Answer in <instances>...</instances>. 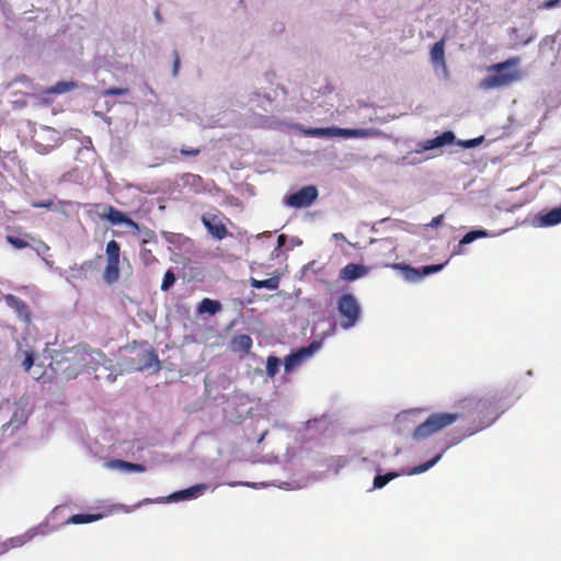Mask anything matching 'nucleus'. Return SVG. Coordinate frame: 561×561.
I'll use <instances>...</instances> for the list:
<instances>
[{"mask_svg": "<svg viewBox=\"0 0 561 561\" xmlns=\"http://www.w3.org/2000/svg\"><path fill=\"white\" fill-rule=\"evenodd\" d=\"M335 137L343 138H370L379 136L381 133L375 128H341L335 127Z\"/></svg>", "mask_w": 561, "mask_h": 561, "instance_id": "obj_14", "label": "nucleus"}, {"mask_svg": "<svg viewBox=\"0 0 561 561\" xmlns=\"http://www.w3.org/2000/svg\"><path fill=\"white\" fill-rule=\"evenodd\" d=\"M7 241L15 249H25L28 247V242L15 236H7Z\"/></svg>", "mask_w": 561, "mask_h": 561, "instance_id": "obj_40", "label": "nucleus"}, {"mask_svg": "<svg viewBox=\"0 0 561 561\" xmlns=\"http://www.w3.org/2000/svg\"><path fill=\"white\" fill-rule=\"evenodd\" d=\"M495 236H496V233H493L485 229H473V230H470L469 232H467L460 240H461V244L467 245V244L472 243L477 239L495 237Z\"/></svg>", "mask_w": 561, "mask_h": 561, "instance_id": "obj_26", "label": "nucleus"}, {"mask_svg": "<svg viewBox=\"0 0 561 561\" xmlns=\"http://www.w3.org/2000/svg\"><path fill=\"white\" fill-rule=\"evenodd\" d=\"M201 124L204 125V126H207V127H215L217 125L221 126V123H220V119H211L209 122H206L204 123L203 121H201Z\"/></svg>", "mask_w": 561, "mask_h": 561, "instance_id": "obj_52", "label": "nucleus"}, {"mask_svg": "<svg viewBox=\"0 0 561 561\" xmlns=\"http://www.w3.org/2000/svg\"><path fill=\"white\" fill-rule=\"evenodd\" d=\"M207 489H208V484L198 483V484L192 485L187 489L175 491L167 497L159 499L158 502L159 503H170V502H181V501H188V500L197 499L198 496L203 495Z\"/></svg>", "mask_w": 561, "mask_h": 561, "instance_id": "obj_12", "label": "nucleus"}, {"mask_svg": "<svg viewBox=\"0 0 561 561\" xmlns=\"http://www.w3.org/2000/svg\"><path fill=\"white\" fill-rule=\"evenodd\" d=\"M460 417L458 413H434L423 423L415 427L413 432L414 439H425L438 431L451 425Z\"/></svg>", "mask_w": 561, "mask_h": 561, "instance_id": "obj_4", "label": "nucleus"}, {"mask_svg": "<svg viewBox=\"0 0 561 561\" xmlns=\"http://www.w3.org/2000/svg\"><path fill=\"white\" fill-rule=\"evenodd\" d=\"M154 15H156V19H158V20L160 19V14H159V12H156V14H154Z\"/></svg>", "mask_w": 561, "mask_h": 561, "instance_id": "obj_61", "label": "nucleus"}, {"mask_svg": "<svg viewBox=\"0 0 561 561\" xmlns=\"http://www.w3.org/2000/svg\"><path fill=\"white\" fill-rule=\"evenodd\" d=\"M377 474L374 478L373 486L374 489H382L386 486L391 480L398 478L400 474L396 471H390L388 473L381 474L379 471H376Z\"/></svg>", "mask_w": 561, "mask_h": 561, "instance_id": "obj_29", "label": "nucleus"}, {"mask_svg": "<svg viewBox=\"0 0 561 561\" xmlns=\"http://www.w3.org/2000/svg\"><path fill=\"white\" fill-rule=\"evenodd\" d=\"M24 355H25V357H24V360L22 362V367L26 371H28L32 368V366L34 365V355H33V353L26 352V351L24 352Z\"/></svg>", "mask_w": 561, "mask_h": 561, "instance_id": "obj_44", "label": "nucleus"}, {"mask_svg": "<svg viewBox=\"0 0 561 561\" xmlns=\"http://www.w3.org/2000/svg\"><path fill=\"white\" fill-rule=\"evenodd\" d=\"M336 309L341 316L340 327L343 330L354 328L360 319L362 307L353 294H343L336 301Z\"/></svg>", "mask_w": 561, "mask_h": 561, "instance_id": "obj_5", "label": "nucleus"}, {"mask_svg": "<svg viewBox=\"0 0 561 561\" xmlns=\"http://www.w3.org/2000/svg\"><path fill=\"white\" fill-rule=\"evenodd\" d=\"M119 278V261H106L103 279L107 284L116 283Z\"/></svg>", "mask_w": 561, "mask_h": 561, "instance_id": "obj_23", "label": "nucleus"}, {"mask_svg": "<svg viewBox=\"0 0 561 561\" xmlns=\"http://www.w3.org/2000/svg\"><path fill=\"white\" fill-rule=\"evenodd\" d=\"M251 286L256 289L267 288L270 290H275L279 286V279L277 277H270L262 280L251 278Z\"/></svg>", "mask_w": 561, "mask_h": 561, "instance_id": "obj_30", "label": "nucleus"}, {"mask_svg": "<svg viewBox=\"0 0 561 561\" xmlns=\"http://www.w3.org/2000/svg\"><path fill=\"white\" fill-rule=\"evenodd\" d=\"M102 218L114 226L124 225L127 228L131 229L135 233L140 232L141 229V227L136 221H134L125 213L116 209L113 206H104V213L102 214Z\"/></svg>", "mask_w": 561, "mask_h": 561, "instance_id": "obj_10", "label": "nucleus"}, {"mask_svg": "<svg viewBox=\"0 0 561 561\" xmlns=\"http://www.w3.org/2000/svg\"><path fill=\"white\" fill-rule=\"evenodd\" d=\"M389 221H390L389 218H383V219L379 220L378 222L374 224L373 227H371V230L374 232H376L377 231V228H376L377 225H382V224H386V222H389Z\"/></svg>", "mask_w": 561, "mask_h": 561, "instance_id": "obj_56", "label": "nucleus"}, {"mask_svg": "<svg viewBox=\"0 0 561 561\" xmlns=\"http://www.w3.org/2000/svg\"><path fill=\"white\" fill-rule=\"evenodd\" d=\"M103 517L102 514H75L68 520L67 524L81 525L96 522Z\"/></svg>", "mask_w": 561, "mask_h": 561, "instance_id": "obj_27", "label": "nucleus"}, {"mask_svg": "<svg viewBox=\"0 0 561 561\" xmlns=\"http://www.w3.org/2000/svg\"><path fill=\"white\" fill-rule=\"evenodd\" d=\"M27 420V414L24 409L18 408L11 420L3 426L4 428H9L12 426L13 428H18L20 425L24 424Z\"/></svg>", "mask_w": 561, "mask_h": 561, "instance_id": "obj_31", "label": "nucleus"}, {"mask_svg": "<svg viewBox=\"0 0 561 561\" xmlns=\"http://www.w3.org/2000/svg\"><path fill=\"white\" fill-rule=\"evenodd\" d=\"M11 546L9 545V539L0 542V554L1 553H5L8 552L9 550H11Z\"/></svg>", "mask_w": 561, "mask_h": 561, "instance_id": "obj_51", "label": "nucleus"}, {"mask_svg": "<svg viewBox=\"0 0 561 561\" xmlns=\"http://www.w3.org/2000/svg\"><path fill=\"white\" fill-rule=\"evenodd\" d=\"M446 449H444L443 451L438 453L435 457H433L431 460L424 462V463H421V465H417V466H414L413 468H411L409 471H408V474L409 476H415V474H421L423 472H426L427 470H430L431 468H433L443 457L444 453H445Z\"/></svg>", "mask_w": 561, "mask_h": 561, "instance_id": "obj_25", "label": "nucleus"}, {"mask_svg": "<svg viewBox=\"0 0 561 561\" xmlns=\"http://www.w3.org/2000/svg\"><path fill=\"white\" fill-rule=\"evenodd\" d=\"M179 67H180V59H179V57L176 56V58H175V60H174V64H173V75H176V73H178Z\"/></svg>", "mask_w": 561, "mask_h": 561, "instance_id": "obj_57", "label": "nucleus"}, {"mask_svg": "<svg viewBox=\"0 0 561 561\" xmlns=\"http://www.w3.org/2000/svg\"><path fill=\"white\" fill-rule=\"evenodd\" d=\"M73 354L80 366L88 367L94 371L102 366L107 371V380L110 382L116 380L117 374L114 373L113 362L106 358L101 351L93 350L87 345H78L73 348Z\"/></svg>", "mask_w": 561, "mask_h": 561, "instance_id": "obj_3", "label": "nucleus"}, {"mask_svg": "<svg viewBox=\"0 0 561 561\" xmlns=\"http://www.w3.org/2000/svg\"><path fill=\"white\" fill-rule=\"evenodd\" d=\"M519 64L520 59L518 57H512L490 65L486 68L488 75L480 81L479 88L481 90L501 89L522 80L523 73Z\"/></svg>", "mask_w": 561, "mask_h": 561, "instance_id": "obj_2", "label": "nucleus"}, {"mask_svg": "<svg viewBox=\"0 0 561 561\" xmlns=\"http://www.w3.org/2000/svg\"><path fill=\"white\" fill-rule=\"evenodd\" d=\"M295 129L299 130L306 137L314 138H332L335 137V126L332 127H305L300 124L294 126Z\"/></svg>", "mask_w": 561, "mask_h": 561, "instance_id": "obj_16", "label": "nucleus"}, {"mask_svg": "<svg viewBox=\"0 0 561 561\" xmlns=\"http://www.w3.org/2000/svg\"><path fill=\"white\" fill-rule=\"evenodd\" d=\"M33 539V534L27 530L24 534L9 538V545L12 549L23 547Z\"/></svg>", "mask_w": 561, "mask_h": 561, "instance_id": "obj_34", "label": "nucleus"}, {"mask_svg": "<svg viewBox=\"0 0 561 561\" xmlns=\"http://www.w3.org/2000/svg\"><path fill=\"white\" fill-rule=\"evenodd\" d=\"M350 463H352V456H336L329 460L328 467L332 469L335 474H339L340 471Z\"/></svg>", "mask_w": 561, "mask_h": 561, "instance_id": "obj_28", "label": "nucleus"}, {"mask_svg": "<svg viewBox=\"0 0 561 561\" xmlns=\"http://www.w3.org/2000/svg\"><path fill=\"white\" fill-rule=\"evenodd\" d=\"M76 87L77 83L73 81H59L56 84L48 88L46 92L51 94H62L75 89Z\"/></svg>", "mask_w": 561, "mask_h": 561, "instance_id": "obj_32", "label": "nucleus"}, {"mask_svg": "<svg viewBox=\"0 0 561 561\" xmlns=\"http://www.w3.org/2000/svg\"><path fill=\"white\" fill-rule=\"evenodd\" d=\"M483 140H484V137L480 136V137H477V138L463 140V141L460 142V146L466 148V149H471V148H476L479 145H481Z\"/></svg>", "mask_w": 561, "mask_h": 561, "instance_id": "obj_42", "label": "nucleus"}, {"mask_svg": "<svg viewBox=\"0 0 561 561\" xmlns=\"http://www.w3.org/2000/svg\"><path fill=\"white\" fill-rule=\"evenodd\" d=\"M352 465L358 470L380 471L378 461L367 456H352Z\"/></svg>", "mask_w": 561, "mask_h": 561, "instance_id": "obj_20", "label": "nucleus"}, {"mask_svg": "<svg viewBox=\"0 0 561 561\" xmlns=\"http://www.w3.org/2000/svg\"><path fill=\"white\" fill-rule=\"evenodd\" d=\"M431 62L435 73L443 79H447L449 73L445 61V42L440 39L436 42L431 48Z\"/></svg>", "mask_w": 561, "mask_h": 561, "instance_id": "obj_11", "label": "nucleus"}, {"mask_svg": "<svg viewBox=\"0 0 561 561\" xmlns=\"http://www.w3.org/2000/svg\"><path fill=\"white\" fill-rule=\"evenodd\" d=\"M140 259L145 264H150L156 260L152 255V250L146 244H140Z\"/></svg>", "mask_w": 561, "mask_h": 561, "instance_id": "obj_39", "label": "nucleus"}, {"mask_svg": "<svg viewBox=\"0 0 561 561\" xmlns=\"http://www.w3.org/2000/svg\"><path fill=\"white\" fill-rule=\"evenodd\" d=\"M463 245L465 244H461V240H460L459 243L454 248L451 256L463 254L465 253Z\"/></svg>", "mask_w": 561, "mask_h": 561, "instance_id": "obj_49", "label": "nucleus"}, {"mask_svg": "<svg viewBox=\"0 0 561 561\" xmlns=\"http://www.w3.org/2000/svg\"><path fill=\"white\" fill-rule=\"evenodd\" d=\"M125 366L122 368L123 371H141L144 369H150L154 367V370L160 369V362L157 354L153 351H142L138 354V360L134 358L126 360Z\"/></svg>", "mask_w": 561, "mask_h": 561, "instance_id": "obj_9", "label": "nucleus"}, {"mask_svg": "<svg viewBox=\"0 0 561 561\" xmlns=\"http://www.w3.org/2000/svg\"><path fill=\"white\" fill-rule=\"evenodd\" d=\"M282 360L276 356H268L266 360V374L270 378H274L279 370Z\"/></svg>", "mask_w": 561, "mask_h": 561, "instance_id": "obj_35", "label": "nucleus"}, {"mask_svg": "<svg viewBox=\"0 0 561 561\" xmlns=\"http://www.w3.org/2000/svg\"><path fill=\"white\" fill-rule=\"evenodd\" d=\"M65 374H66L67 379H71V378H75L79 374V370L76 368L70 369V367H68L67 369H65Z\"/></svg>", "mask_w": 561, "mask_h": 561, "instance_id": "obj_50", "label": "nucleus"}, {"mask_svg": "<svg viewBox=\"0 0 561 561\" xmlns=\"http://www.w3.org/2000/svg\"><path fill=\"white\" fill-rule=\"evenodd\" d=\"M163 234L167 237V241L172 242L173 234L167 232H164Z\"/></svg>", "mask_w": 561, "mask_h": 561, "instance_id": "obj_58", "label": "nucleus"}, {"mask_svg": "<svg viewBox=\"0 0 561 561\" xmlns=\"http://www.w3.org/2000/svg\"><path fill=\"white\" fill-rule=\"evenodd\" d=\"M203 224L207 228L208 232L216 238L217 240H222L227 236V228L220 221H216L215 218L209 219L207 217H203Z\"/></svg>", "mask_w": 561, "mask_h": 561, "instance_id": "obj_19", "label": "nucleus"}, {"mask_svg": "<svg viewBox=\"0 0 561 561\" xmlns=\"http://www.w3.org/2000/svg\"><path fill=\"white\" fill-rule=\"evenodd\" d=\"M180 152L183 156L195 157V156H197L201 152V150L197 149V148H192V149H184V148H182Z\"/></svg>", "mask_w": 561, "mask_h": 561, "instance_id": "obj_48", "label": "nucleus"}, {"mask_svg": "<svg viewBox=\"0 0 561 561\" xmlns=\"http://www.w3.org/2000/svg\"><path fill=\"white\" fill-rule=\"evenodd\" d=\"M461 409L479 424L470 433L473 434L482 428L490 426L499 415L504 411L499 405V399L494 393H486L482 397L471 396L461 401Z\"/></svg>", "mask_w": 561, "mask_h": 561, "instance_id": "obj_1", "label": "nucleus"}, {"mask_svg": "<svg viewBox=\"0 0 561 561\" xmlns=\"http://www.w3.org/2000/svg\"><path fill=\"white\" fill-rule=\"evenodd\" d=\"M454 140H455V134L453 131H450V130L444 131L433 139H427L425 141L419 142L417 148L414 151L409 152L407 156H403L402 158L398 159L397 164H400V165L417 164L421 162V160L415 157L416 154L450 145L454 142Z\"/></svg>", "mask_w": 561, "mask_h": 561, "instance_id": "obj_6", "label": "nucleus"}, {"mask_svg": "<svg viewBox=\"0 0 561 561\" xmlns=\"http://www.w3.org/2000/svg\"><path fill=\"white\" fill-rule=\"evenodd\" d=\"M533 375V371L531 370H528L527 371V376H531Z\"/></svg>", "mask_w": 561, "mask_h": 561, "instance_id": "obj_62", "label": "nucleus"}, {"mask_svg": "<svg viewBox=\"0 0 561 561\" xmlns=\"http://www.w3.org/2000/svg\"><path fill=\"white\" fill-rule=\"evenodd\" d=\"M445 264H432L425 265L421 268L422 277L428 276L433 273L440 272L444 268Z\"/></svg>", "mask_w": 561, "mask_h": 561, "instance_id": "obj_41", "label": "nucleus"}, {"mask_svg": "<svg viewBox=\"0 0 561 561\" xmlns=\"http://www.w3.org/2000/svg\"><path fill=\"white\" fill-rule=\"evenodd\" d=\"M443 219H444V215H438V216L434 217L428 224H426L425 227L437 228L438 226L442 225Z\"/></svg>", "mask_w": 561, "mask_h": 561, "instance_id": "obj_47", "label": "nucleus"}, {"mask_svg": "<svg viewBox=\"0 0 561 561\" xmlns=\"http://www.w3.org/2000/svg\"><path fill=\"white\" fill-rule=\"evenodd\" d=\"M560 5H561V0H547L540 5V8L550 10V9H554Z\"/></svg>", "mask_w": 561, "mask_h": 561, "instance_id": "obj_46", "label": "nucleus"}, {"mask_svg": "<svg viewBox=\"0 0 561 561\" xmlns=\"http://www.w3.org/2000/svg\"><path fill=\"white\" fill-rule=\"evenodd\" d=\"M287 240H288V238L286 234H279L277 238V248L285 247Z\"/></svg>", "mask_w": 561, "mask_h": 561, "instance_id": "obj_54", "label": "nucleus"}, {"mask_svg": "<svg viewBox=\"0 0 561 561\" xmlns=\"http://www.w3.org/2000/svg\"><path fill=\"white\" fill-rule=\"evenodd\" d=\"M220 310H221V302L219 300H214L210 298H204L197 307V312L199 314L207 313V314L214 316L215 313H217Z\"/></svg>", "mask_w": 561, "mask_h": 561, "instance_id": "obj_24", "label": "nucleus"}, {"mask_svg": "<svg viewBox=\"0 0 561 561\" xmlns=\"http://www.w3.org/2000/svg\"><path fill=\"white\" fill-rule=\"evenodd\" d=\"M369 267L363 264L348 263L340 271V278L346 282H353L366 276L369 273Z\"/></svg>", "mask_w": 561, "mask_h": 561, "instance_id": "obj_15", "label": "nucleus"}, {"mask_svg": "<svg viewBox=\"0 0 561 561\" xmlns=\"http://www.w3.org/2000/svg\"><path fill=\"white\" fill-rule=\"evenodd\" d=\"M175 280L176 277L174 273L171 270H168L162 279L161 290L168 291L174 285Z\"/></svg>", "mask_w": 561, "mask_h": 561, "instance_id": "obj_38", "label": "nucleus"}, {"mask_svg": "<svg viewBox=\"0 0 561 561\" xmlns=\"http://www.w3.org/2000/svg\"><path fill=\"white\" fill-rule=\"evenodd\" d=\"M332 239L335 240V241H342V242H347L345 236L341 232H335L332 234Z\"/></svg>", "mask_w": 561, "mask_h": 561, "instance_id": "obj_55", "label": "nucleus"}, {"mask_svg": "<svg viewBox=\"0 0 561 561\" xmlns=\"http://www.w3.org/2000/svg\"><path fill=\"white\" fill-rule=\"evenodd\" d=\"M128 93V89L125 88H110L103 91L104 96L108 95H125Z\"/></svg>", "mask_w": 561, "mask_h": 561, "instance_id": "obj_43", "label": "nucleus"}, {"mask_svg": "<svg viewBox=\"0 0 561 561\" xmlns=\"http://www.w3.org/2000/svg\"><path fill=\"white\" fill-rule=\"evenodd\" d=\"M537 226L552 227L561 224V205L536 217Z\"/></svg>", "mask_w": 561, "mask_h": 561, "instance_id": "obj_17", "label": "nucleus"}, {"mask_svg": "<svg viewBox=\"0 0 561 561\" xmlns=\"http://www.w3.org/2000/svg\"><path fill=\"white\" fill-rule=\"evenodd\" d=\"M252 347V339L248 334H240L231 340V350L233 352L249 353Z\"/></svg>", "mask_w": 561, "mask_h": 561, "instance_id": "obj_21", "label": "nucleus"}, {"mask_svg": "<svg viewBox=\"0 0 561 561\" xmlns=\"http://www.w3.org/2000/svg\"><path fill=\"white\" fill-rule=\"evenodd\" d=\"M108 467L123 472H144L146 470L144 465L133 463L124 460H113L108 463Z\"/></svg>", "mask_w": 561, "mask_h": 561, "instance_id": "obj_22", "label": "nucleus"}, {"mask_svg": "<svg viewBox=\"0 0 561 561\" xmlns=\"http://www.w3.org/2000/svg\"><path fill=\"white\" fill-rule=\"evenodd\" d=\"M50 203L49 204H46V203H43V204H39L37 205L38 207H49Z\"/></svg>", "mask_w": 561, "mask_h": 561, "instance_id": "obj_60", "label": "nucleus"}, {"mask_svg": "<svg viewBox=\"0 0 561 561\" xmlns=\"http://www.w3.org/2000/svg\"><path fill=\"white\" fill-rule=\"evenodd\" d=\"M333 332V329L329 334ZM328 335L324 333L322 337ZM322 340H314L308 346L300 347L284 358V369L287 374H290L298 369L306 360L311 358L322 346Z\"/></svg>", "mask_w": 561, "mask_h": 561, "instance_id": "obj_7", "label": "nucleus"}, {"mask_svg": "<svg viewBox=\"0 0 561 561\" xmlns=\"http://www.w3.org/2000/svg\"><path fill=\"white\" fill-rule=\"evenodd\" d=\"M53 529L49 527V524L47 520L41 523L39 525L30 528L27 531L33 534V538L36 536H45L49 534Z\"/></svg>", "mask_w": 561, "mask_h": 561, "instance_id": "obj_37", "label": "nucleus"}, {"mask_svg": "<svg viewBox=\"0 0 561 561\" xmlns=\"http://www.w3.org/2000/svg\"><path fill=\"white\" fill-rule=\"evenodd\" d=\"M391 267L399 271L407 282L417 283L423 278L421 268H416L403 263H394L391 265Z\"/></svg>", "mask_w": 561, "mask_h": 561, "instance_id": "obj_18", "label": "nucleus"}, {"mask_svg": "<svg viewBox=\"0 0 561 561\" xmlns=\"http://www.w3.org/2000/svg\"><path fill=\"white\" fill-rule=\"evenodd\" d=\"M289 242H290V247H289V249H293V248H295V247H299V245H301V244H302V241H301L298 237H291V238L289 239Z\"/></svg>", "mask_w": 561, "mask_h": 561, "instance_id": "obj_53", "label": "nucleus"}, {"mask_svg": "<svg viewBox=\"0 0 561 561\" xmlns=\"http://www.w3.org/2000/svg\"><path fill=\"white\" fill-rule=\"evenodd\" d=\"M3 301L10 309L15 312L20 321L24 322L25 324L31 323L30 308L23 300L14 295L8 294L3 296Z\"/></svg>", "mask_w": 561, "mask_h": 561, "instance_id": "obj_13", "label": "nucleus"}, {"mask_svg": "<svg viewBox=\"0 0 561 561\" xmlns=\"http://www.w3.org/2000/svg\"><path fill=\"white\" fill-rule=\"evenodd\" d=\"M138 234H140V237H141L140 244L149 245L151 243L152 244L157 243V236H156L154 231L149 228H141L140 232H138Z\"/></svg>", "mask_w": 561, "mask_h": 561, "instance_id": "obj_36", "label": "nucleus"}, {"mask_svg": "<svg viewBox=\"0 0 561 561\" xmlns=\"http://www.w3.org/2000/svg\"><path fill=\"white\" fill-rule=\"evenodd\" d=\"M410 414V412H404L402 414H399L398 417L401 419V417H407L408 415Z\"/></svg>", "mask_w": 561, "mask_h": 561, "instance_id": "obj_59", "label": "nucleus"}, {"mask_svg": "<svg viewBox=\"0 0 561 561\" xmlns=\"http://www.w3.org/2000/svg\"><path fill=\"white\" fill-rule=\"evenodd\" d=\"M106 261H119L121 248L118 242L111 240L105 249Z\"/></svg>", "mask_w": 561, "mask_h": 561, "instance_id": "obj_33", "label": "nucleus"}, {"mask_svg": "<svg viewBox=\"0 0 561 561\" xmlns=\"http://www.w3.org/2000/svg\"><path fill=\"white\" fill-rule=\"evenodd\" d=\"M226 484L229 486L243 485V486L253 488V489H257L260 486L266 485V483H264V482L255 483V482H242V481L227 482Z\"/></svg>", "mask_w": 561, "mask_h": 561, "instance_id": "obj_45", "label": "nucleus"}, {"mask_svg": "<svg viewBox=\"0 0 561 561\" xmlns=\"http://www.w3.org/2000/svg\"><path fill=\"white\" fill-rule=\"evenodd\" d=\"M318 194L319 193L316 186L308 185L301 187L297 192L286 195L283 199V203L284 205L296 209L306 208L313 204L318 197Z\"/></svg>", "mask_w": 561, "mask_h": 561, "instance_id": "obj_8", "label": "nucleus"}]
</instances>
